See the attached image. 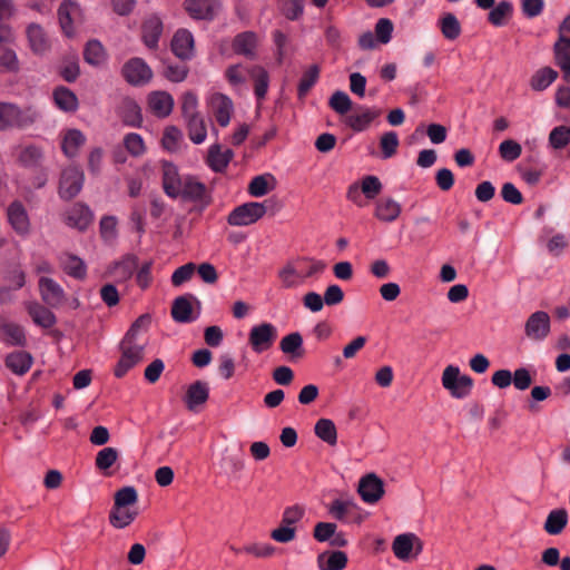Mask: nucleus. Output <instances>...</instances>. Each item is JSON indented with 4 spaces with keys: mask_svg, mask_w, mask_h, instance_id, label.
<instances>
[{
    "mask_svg": "<svg viewBox=\"0 0 570 570\" xmlns=\"http://www.w3.org/2000/svg\"><path fill=\"white\" fill-rule=\"evenodd\" d=\"M33 121L35 112L31 107L20 108L16 104L0 101V131L23 129Z\"/></svg>",
    "mask_w": 570,
    "mask_h": 570,
    "instance_id": "f257e3e1",
    "label": "nucleus"
},
{
    "mask_svg": "<svg viewBox=\"0 0 570 570\" xmlns=\"http://www.w3.org/2000/svg\"><path fill=\"white\" fill-rule=\"evenodd\" d=\"M178 198L196 204L199 209H205L212 204V193L207 186L193 175H184V180L178 190Z\"/></svg>",
    "mask_w": 570,
    "mask_h": 570,
    "instance_id": "f03ea898",
    "label": "nucleus"
},
{
    "mask_svg": "<svg viewBox=\"0 0 570 570\" xmlns=\"http://www.w3.org/2000/svg\"><path fill=\"white\" fill-rule=\"evenodd\" d=\"M442 385L455 399L466 397L473 387V379L461 375L458 366L449 365L442 373Z\"/></svg>",
    "mask_w": 570,
    "mask_h": 570,
    "instance_id": "7ed1b4c3",
    "label": "nucleus"
},
{
    "mask_svg": "<svg viewBox=\"0 0 570 570\" xmlns=\"http://www.w3.org/2000/svg\"><path fill=\"white\" fill-rule=\"evenodd\" d=\"M85 183L83 170L78 165L66 167L60 175L59 196L63 200L75 198L82 189Z\"/></svg>",
    "mask_w": 570,
    "mask_h": 570,
    "instance_id": "20e7f679",
    "label": "nucleus"
},
{
    "mask_svg": "<svg viewBox=\"0 0 570 570\" xmlns=\"http://www.w3.org/2000/svg\"><path fill=\"white\" fill-rule=\"evenodd\" d=\"M277 335L278 332L274 324L263 322L250 328L248 333V344L255 353L261 354L274 345Z\"/></svg>",
    "mask_w": 570,
    "mask_h": 570,
    "instance_id": "39448f33",
    "label": "nucleus"
},
{
    "mask_svg": "<svg viewBox=\"0 0 570 570\" xmlns=\"http://www.w3.org/2000/svg\"><path fill=\"white\" fill-rule=\"evenodd\" d=\"M266 209V203H246L234 208L229 213L227 222L232 226H247L261 219Z\"/></svg>",
    "mask_w": 570,
    "mask_h": 570,
    "instance_id": "423d86ee",
    "label": "nucleus"
},
{
    "mask_svg": "<svg viewBox=\"0 0 570 570\" xmlns=\"http://www.w3.org/2000/svg\"><path fill=\"white\" fill-rule=\"evenodd\" d=\"M38 292L42 302L50 308H60L67 301V294L61 285L50 277L38 278Z\"/></svg>",
    "mask_w": 570,
    "mask_h": 570,
    "instance_id": "0eeeda50",
    "label": "nucleus"
},
{
    "mask_svg": "<svg viewBox=\"0 0 570 570\" xmlns=\"http://www.w3.org/2000/svg\"><path fill=\"white\" fill-rule=\"evenodd\" d=\"M550 316L543 311L532 313L524 325V333L528 338L541 342L546 340L550 333Z\"/></svg>",
    "mask_w": 570,
    "mask_h": 570,
    "instance_id": "6e6552de",
    "label": "nucleus"
},
{
    "mask_svg": "<svg viewBox=\"0 0 570 570\" xmlns=\"http://www.w3.org/2000/svg\"><path fill=\"white\" fill-rule=\"evenodd\" d=\"M94 220L91 209L83 203H76L63 215L67 226L79 232L86 230Z\"/></svg>",
    "mask_w": 570,
    "mask_h": 570,
    "instance_id": "1a4fd4ad",
    "label": "nucleus"
},
{
    "mask_svg": "<svg viewBox=\"0 0 570 570\" xmlns=\"http://www.w3.org/2000/svg\"><path fill=\"white\" fill-rule=\"evenodd\" d=\"M122 76L130 85L141 86L151 79L153 71L142 59L132 58L124 65Z\"/></svg>",
    "mask_w": 570,
    "mask_h": 570,
    "instance_id": "9d476101",
    "label": "nucleus"
},
{
    "mask_svg": "<svg viewBox=\"0 0 570 570\" xmlns=\"http://www.w3.org/2000/svg\"><path fill=\"white\" fill-rule=\"evenodd\" d=\"M121 357L118 361L114 374L116 377H124L130 368L136 366L144 356V345L120 344Z\"/></svg>",
    "mask_w": 570,
    "mask_h": 570,
    "instance_id": "9b49d317",
    "label": "nucleus"
},
{
    "mask_svg": "<svg viewBox=\"0 0 570 570\" xmlns=\"http://www.w3.org/2000/svg\"><path fill=\"white\" fill-rule=\"evenodd\" d=\"M357 491L365 503L374 504L384 494V483L376 474L370 473L360 480Z\"/></svg>",
    "mask_w": 570,
    "mask_h": 570,
    "instance_id": "f8f14e48",
    "label": "nucleus"
},
{
    "mask_svg": "<svg viewBox=\"0 0 570 570\" xmlns=\"http://www.w3.org/2000/svg\"><path fill=\"white\" fill-rule=\"evenodd\" d=\"M171 51L183 61L193 59L195 56V40L193 33L187 29H178L171 39Z\"/></svg>",
    "mask_w": 570,
    "mask_h": 570,
    "instance_id": "ddd939ff",
    "label": "nucleus"
},
{
    "mask_svg": "<svg viewBox=\"0 0 570 570\" xmlns=\"http://www.w3.org/2000/svg\"><path fill=\"white\" fill-rule=\"evenodd\" d=\"M161 180L165 194L173 198H178V190L181 187L184 175H180L176 165L170 161H161Z\"/></svg>",
    "mask_w": 570,
    "mask_h": 570,
    "instance_id": "4468645a",
    "label": "nucleus"
},
{
    "mask_svg": "<svg viewBox=\"0 0 570 570\" xmlns=\"http://www.w3.org/2000/svg\"><path fill=\"white\" fill-rule=\"evenodd\" d=\"M193 302H195L198 308H200V302L191 294L181 295L175 298L170 312L173 320L181 324L194 322L197 316L193 315Z\"/></svg>",
    "mask_w": 570,
    "mask_h": 570,
    "instance_id": "2eb2a0df",
    "label": "nucleus"
},
{
    "mask_svg": "<svg viewBox=\"0 0 570 570\" xmlns=\"http://www.w3.org/2000/svg\"><path fill=\"white\" fill-rule=\"evenodd\" d=\"M208 104L219 126L226 127L230 121V115L233 111L232 99L223 94H214L210 96Z\"/></svg>",
    "mask_w": 570,
    "mask_h": 570,
    "instance_id": "dca6fc26",
    "label": "nucleus"
},
{
    "mask_svg": "<svg viewBox=\"0 0 570 570\" xmlns=\"http://www.w3.org/2000/svg\"><path fill=\"white\" fill-rule=\"evenodd\" d=\"M184 8L196 20H213L218 2L216 0H185Z\"/></svg>",
    "mask_w": 570,
    "mask_h": 570,
    "instance_id": "f3484780",
    "label": "nucleus"
},
{
    "mask_svg": "<svg viewBox=\"0 0 570 570\" xmlns=\"http://www.w3.org/2000/svg\"><path fill=\"white\" fill-rule=\"evenodd\" d=\"M380 116V110L358 106L353 114L346 116L345 124L354 131H364Z\"/></svg>",
    "mask_w": 570,
    "mask_h": 570,
    "instance_id": "a211bd4d",
    "label": "nucleus"
},
{
    "mask_svg": "<svg viewBox=\"0 0 570 570\" xmlns=\"http://www.w3.org/2000/svg\"><path fill=\"white\" fill-rule=\"evenodd\" d=\"M148 108L158 118H166L174 108V98L166 91H153L147 98Z\"/></svg>",
    "mask_w": 570,
    "mask_h": 570,
    "instance_id": "6ab92c4d",
    "label": "nucleus"
},
{
    "mask_svg": "<svg viewBox=\"0 0 570 570\" xmlns=\"http://www.w3.org/2000/svg\"><path fill=\"white\" fill-rule=\"evenodd\" d=\"M208 397V383L204 381H195L187 387L184 402L189 411H196L198 406L207 402Z\"/></svg>",
    "mask_w": 570,
    "mask_h": 570,
    "instance_id": "aec40b11",
    "label": "nucleus"
},
{
    "mask_svg": "<svg viewBox=\"0 0 570 570\" xmlns=\"http://www.w3.org/2000/svg\"><path fill=\"white\" fill-rule=\"evenodd\" d=\"M59 264L63 272L76 279H83L87 276L86 263L71 253H62L59 255Z\"/></svg>",
    "mask_w": 570,
    "mask_h": 570,
    "instance_id": "412c9836",
    "label": "nucleus"
},
{
    "mask_svg": "<svg viewBox=\"0 0 570 570\" xmlns=\"http://www.w3.org/2000/svg\"><path fill=\"white\" fill-rule=\"evenodd\" d=\"M163 29V21L157 16H150L144 21L141 27L142 41L149 49H156L158 47Z\"/></svg>",
    "mask_w": 570,
    "mask_h": 570,
    "instance_id": "4be33fe9",
    "label": "nucleus"
},
{
    "mask_svg": "<svg viewBox=\"0 0 570 570\" xmlns=\"http://www.w3.org/2000/svg\"><path fill=\"white\" fill-rule=\"evenodd\" d=\"M80 16V7L76 2L67 1L60 4L58 10V18L60 27L67 37L73 35V22Z\"/></svg>",
    "mask_w": 570,
    "mask_h": 570,
    "instance_id": "5701e85b",
    "label": "nucleus"
},
{
    "mask_svg": "<svg viewBox=\"0 0 570 570\" xmlns=\"http://www.w3.org/2000/svg\"><path fill=\"white\" fill-rule=\"evenodd\" d=\"M234 153L232 149L222 150L220 145H212L208 149L207 165L215 173H223L227 168Z\"/></svg>",
    "mask_w": 570,
    "mask_h": 570,
    "instance_id": "b1692460",
    "label": "nucleus"
},
{
    "mask_svg": "<svg viewBox=\"0 0 570 570\" xmlns=\"http://www.w3.org/2000/svg\"><path fill=\"white\" fill-rule=\"evenodd\" d=\"M8 219L12 228L21 235L30 230V222L27 212L20 202H13L8 207Z\"/></svg>",
    "mask_w": 570,
    "mask_h": 570,
    "instance_id": "393cba45",
    "label": "nucleus"
},
{
    "mask_svg": "<svg viewBox=\"0 0 570 570\" xmlns=\"http://www.w3.org/2000/svg\"><path fill=\"white\" fill-rule=\"evenodd\" d=\"M257 47V37L252 31L238 33L233 41V50L235 53L244 56L248 59H255Z\"/></svg>",
    "mask_w": 570,
    "mask_h": 570,
    "instance_id": "a878e982",
    "label": "nucleus"
},
{
    "mask_svg": "<svg viewBox=\"0 0 570 570\" xmlns=\"http://www.w3.org/2000/svg\"><path fill=\"white\" fill-rule=\"evenodd\" d=\"M0 341L9 345H21L24 342V332L20 325L1 317Z\"/></svg>",
    "mask_w": 570,
    "mask_h": 570,
    "instance_id": "bb28decb",
    "label": "nucleus"
},
{
    "mask_svg": "<svg viewBox=\"0 0 570 570\" xmlns=\"http://www.w3.org/2000/svg\"><path fill=\"white\" fill-rule=\"evenodd\" d=\"M556 63L563 73V78L570 83V40L558 39L553 46Z\"/></svg>",
    "mask_w": 570,
    "mask_h": 570,
    "instance_id": "cd10ccee",
    "label": "nucleus"
},
{
    "mask_svg": "<svg viewBox=\"0 0 570 570\" xmlns=\"http://www.w3.org/2000/svg\"><path fill=\"white\" fill-rule=\"evenodd\" d=\"M346 564L347 554L340 550L323 552L317 557V566L320 570H343Z\"/></svg>",
    "mask_w": 570,
    "mask_h": 570,
    "instance_id": "c85d7f7f",
    "label": "nucleus"
},
{
    "mask_svg": "<svg viewBox=\"0 0 570 570\" xmlns=\"http://www.w3.org/2000/svg\"><path fill=\"white\" fill-rule=\"evenodd\" d=\"M416 535L414 533H402L394 538L392 550L395 557L402 561L411 558V552L415 547Z\"/></svg>",
    "mask_w": 570,
    "mask_h": 570,
    "instance_id": "c756f323",
    "label": "nucleus"
},
{
    "mask_svg": "<svg viewBox=\"0 0 570 570\" xmlns=\"http://www.w3.org/2000/svg\"><path fill=\"white\" fill-rule=\"evenodd\" d=\"M401 214V205L391 197L376 203L375 217L382 222H394Z\"/></svg>",
    "mask_w": 570,
    "mask_h": 570,
    "instance_id": "7c9ffc66",
    "label": "nucleus"
},
{
    "mask_svg": "<svg viewBox=\"0 0 570 570\" xmlns=\"http://www.w3.org/2000/svg\"><path fill=\"white\" fill-rule=\"evenodd\" d=\"M568 524V512L566 509L551 510L543 524L544 531L550 535L560 534Z\"/></svg>",
    "mask_w": 570,
    "mask_h": 570,
    "instance_id": "2f4dec72",
    "label": "nucleus"
},
{
    "mask_svg": "<svg viewBox=\"0 0 570 570\" xmlns=\"http://www.w3.org/2000/svg\"><path fill=\"white\" fill-rule=\"evenodd\" d=\"M279 348L284 354L291 355L293 358L303 357L305 354L303 337L298 332L285 335L279 342Z\"/></svg>",
    "mask_w": 570,
    "mask_h": 570,
    "instance_id": "473e14b6",
    "label": "nucleus"
},
{
    "mask_svg": "<svg viewBox=\"0 0 570 570\" xmlns=\"http://www.w3.org/2000/svg\"><path fill=\"white\" fill-rule=\"evenodd\" d=\"M247 73L254 80V92L258 100H263L268 90L269 77L261 66L248 68Z\"/></svg>",
    "mask_w": 570,
    "mask_h": 570,
    "instance_id": "72a5a7b5",
    "label": "nucleus"
},
{
    "mask_svg": "<svg viewBox=\"0 0 570 570\" xmlns=\"http://www.w3.org/2000/svg\"><path fill=\"white\" fill-rule=\"evenodd\" d=\"M86 137L78 129H69L66 131L62 139V150L69 158L77 156L79 148L85 144Z\"/></svg>",
    "mask_w": 570,
    "mask_h": 570,
    "instance_id": "f704fd0d",
    "label": "nucleus"
},
{
    "mask_svg": "<svg viewBox=\"0 0 570 570\" xmlns=\"http://www.w3.org/2000/svg\"><path fill=\"white\" fill-rule=\"evenodd\" d=\"M138 512L131 510L130 507L112 505L109 513V522L117 529H124L129 525L137 517Z\"/></svg>",
    "mask_w": 570,
    "mask_h": 570,
    "instance_id": "c9c22d12",
    "label": "nucleus"
},
{
    "mask_svg": "<svg viewBox=\"0 0 570 570\" xmlns=\"http://www.w3.org/2000/svg\"><path fill=\"white\" fill-rule=\"evenodd\" d=\"M53 100L59 109L67 112L76 111L78 108L77 96L69 88L63 86L55 89Z\"/></svg>",
    "mask_w": 570,
    "mask_h": 570,
    "instance_id": "e433bc0d",
    "label": "nucleus"
},
{
    "mask_svg": "<svg viewBox=\"0 0 570 570\" xmlns=\"http://www.w3.org/2000/svg\"><path fill=\"white\" fill-rule=\"evenodd\" d=\"M121 117L124 122L130 127H140L142 124L141 109L139 105L130 98L124 99L121 104Z\"/></svg>",
    "mask_w": 570,
    "mask_h": 570,
    "instance_id": "4c0bfd02",
    "label": "nucleus"
},
{
    "mask_svg": "<svg viewBox=\"0 0 570 570\" xmlns=\"http://www.w3.org/2000/svg\"><path fill=\"white\" fill-rule=\"evenodd\" d=\"M185 119L189 139L197 145L204 142L207 137V129L204 118L200 115H194L185 117Z\"/></svg>",
    "mask_w": 570,
    "mask_h": 570,
    "instance_id": "58836bf2",
    "label": "nucleus"
},
{
    "mask_svg": "<svg viewBox=\"0 0 570 570\" xmlns=\"http://www.w3.org/2000/svg\"><path fill=\"white\" fill-rule=\"evenodd\" d=\"M32 364V356L26 352H13L6 358V365L16 374H24Z\"/></svg>",
    "mask_w": 570,
    "mask_h": 570,
    "instance_id": "ea45409f",
    "label": "nucleus"
},
{
    "mask_svg": "<svg viewBox=\"0 0 570 570\" xmlns=\"http://www.w3.org/2000/svg\"><path fill=\"white\" fill-rule=\"evenodd\" d=\"M513 13V6L510 1H501L491 8L488 21L494 27H502Z\"/></svg>",
    "mask_w": 570,
    "mask_h": 570,
    "instance_id": "a19ab883",
    "label": "nucleus"
},
{
    "mask_svg": "<svg viewBox=\"0 0 570 570\" xmlns=\"http://www.w3.org/2000/svg\"><path fill=\"white\" fill-rule=\"evenodd\" d=\"M320 67L312 65L306 69L297 86V96L299 99H304L309 90L315 86L320 78Z\"/></svg>",
    "mask_w": 570,
    "mask_h": 570,
    "instance_id": "79ce46f5",
    "label": "nucleus"
},
{
    "mask_svg": "<svg viewBox=\"0 0 570 570\" xmlns=\"http://www.w3.org/2000/svg\"><path fill=\"white\" fill-rule=\"evenodd\" d=\"M314 432L317 438L330 445H335L337 442L336 426L330 419H320L314 426Z\"/></svg>",
    "mask_w": 570,
    "mask_h": 570,
    "instance_id": "37998d69",
    "label": "nucleus"
},
{
    "mask_svg": "<svg viewBox=\"0 0 570 570\" xmlns=\"http://www.w3.org/2000/svg\"><path fill=\"white\" fill-rule=\"evenodd\" d=\"M271 183H275V178L271 174L255 176L248 185V193L253 197H263L273 188Z\"/></svg>",
    "mask_w": 570,
    "mask_h": 570,
    "instance_id": "c03bdc74",
    "label": "nucleus"
},
{
    "mask_svg": "<svg viewBox=\"0 0 570 570\" xmlns=\"http://www.w3.org/2000/svg\"><path fill=\"white\" fill-rule=\"evenodd\" d=\"M558 77V72L550 67L538 70L531 78V88L537 91L547 89Z\"/></svg>",
    "mask_w": 570,
    "mask_h": 570,
    "instance_id": "a18cd8bd",
    "label": "nucleus"
},
{
    "mask_svg": "<svg viewBox=\"0 0 570 570\" xmlns=\"http://www.w3.org/2000/svg\"><path fill=\"white\" fill-rule=\"evenodd\" d=\"M439 23L445 39L455 40L461 35V24L453 13H444Z\"/></svg>",
    "mask_w": 570,
    "mask_h": 570,
    "instance_id": "49530a36",
    "label": "nucleus"
},
{
    "mask_svg": "<svg viewBox=\"0 0 570 570\" xmlns=\"http://www.w3.org/2000/svg\"><path fill=\"white\" fill-rule=\"evenodd\" d=\"M183 142V132L176 126H168L163 135L161 145L169 153H178Z\"/></svg>",
    "mask_w": 570,
    "mask_h": 570,
    "instance_id": "de8ad7c7",
    "label": "nucleus"
},
{
    "mask_svg": "<svg viewBox=\"0 0 570 570\" xmlns=\"http://www.w3.org/2000/svg\"><path fill=\"white\" fill-rule=\"evenodd\" d=\"M83 59L91 66H99L105 61V50L98 40L87 42L83 50Z\"/></svg>",
    "mask_w": 570,
    "mask_h": 570,
    "instance_id": "09e8293b",
    "label": "nucleus"
},
{
    "mask_svg": "<svg viewBox=\"0 0 570 570\" xmlns=\"http://www.w3.org/2000/svg\"><path fill=\"white\" fill-rule=\"evenodd\" d=\"M17 161L23 167L36 165V147L32 144H20L14 148Z\"/></svg>",
    "mask_w": 570,
    "mask_h": 570,
    "instance_id": "8fccbe9b",
    "label": "nucleus"
},
{
    "mask_svg": "<svg viewBox=\"0 0 570 570\" xmlns=\"http://www.w3.org/2000/svg\"><path fill=\"white\" fill-rule=\"evenodd\" d=\"M56 322L57 317L51 309L38 305V326L49 328V334L52 335L55 338H59L61 336V333L58 330L52 328Z\"/></svg>",
    "mask_w": 570,
    "mask_h": 570,
    "instance_id": "3c124183",
    "label": "nucleus"
},
{
    "mask_svg": "<svg viewBox=\"0 0 570 570\" xmlns=\"http://www.w3.org/2000/svg\"><path fill=\"white\" fill-rule=\"evenodd\" d=\"M330 107L340 115H346L352 109V100L344 91H335L328 101Z\"/></svg>",
    "mask_w": 570,
    "mask_h": 570,
    "instance_id": "603ef678",
    "label": "nucleus"
},
{
    "mask_svg": "<svg viewBox=\"0 0 570 570\" xmlns=\"http://www.w3.org/2000/svg\"><path fill=\"white\" fill-rule=\"evenodd\" d=\"M399 144V136L395 131L384 132L380 139L383 158L387 159L393 157L396 154Z\"/></svg>",
    "mask_w": 570,
    "mask_h": 570,
    "instance_id": "864d4df0",
    "label": "nucleus"
},
{
    "mask_svg": "<svg viewBox=\"0 0 570 570\" xmlns=\"http://www.w3.org/2000/svg\"><path fill=\"white\" fill-rule=\"evenodd\" d=\"M522 147L519 142L512 139L503 140L499 146L500 157L505 161H514L521 156Z\"/></svg>",
    "mask_w": 570,
    "mask_h": 570,
    "instance_id": "5fc2aeb1",
    "label": "nucleus"
},
{
    "mask_svg": "<svg viewBox=\"0 0 570 570\" xmlns=\"http://www.w3.org/2000/svg\"><path fill=\"white\" fill-rule=\"evenodd\" d=\"M549 142L554 149H562L570 142V127L558 126L549 135Z\"/></svg>",
    "mask_w": 570,
    "mask_h": 570,
    "instance_id": "6e6d98bb",
    "label": "nucleus"
},
{
    "mask_svg": "<svg viewBox=\"0 0 570 570\" xmlns=\"http://www.w3.org/2000/svg\"><path fill=\"white\" fill-rule=\"evenodd\" d=\"M114 505L131 507L138 501V493L134 487H124L115 493Z\"/></svg>",
    "mask_w": 570,
    "mask_h": 570,
    "instance_id": "4d7b16f0",
    "label": "nucleus"
},
{
    "mask_svg": "<svg viewBox=\"0 0 570 570\" xmlns=\"http://www.w3.org/2000/svg\"><path fill=\"white\" fill-rule=\"evenodd\" d=\"M383 189L381 180L373 175H367L362 179L361 190L367 199H374Z\"/></svg>",
    "mask_w": 570,
    "mask_h": 570,
    "instance_id": "13d9d810",
    "label": "nucleus"
},
{
    "mask_svg": "<svg viewBox=\"0 0 570 570\" xmlns=\"http://www.w3.org/2000/svg\"><path fill=\"white\" fill-rule=\"evenodd\" d=\"M124 145L128 153L135 157L141 156L146 150L142 137L136 132L127 134L124 138Z\"/></svg>",
    "mask_w": 570,
    "mask_h": 570,
    "instance_id": "bf43d9fd",
    "label": "nucleus"
},
{
    "mask_svg": "<svg viewBox=\"0 0 570 570\" xmlns=\"http://www.w3.org/2000/svg\"><path fill=\"white\" fill-rule=\"evenodd\" d=\"M118 459V451L115 448H104L97 453L96 466L99 470H107L114 465Z\"/></svg>",
    "mask_w": 570,
    "mask_h": 570,
    "instance_id": "052dcab7",
    "label": "nucleus"
},
{
    "mask_svg": "<svg viewBox=\"0 0 570 570\" xmlns=\"http://www.w3.org/2000/svg\"><path fill=\"white\" fill-rule=\"evenodd\" d=\"M393 23L387 18H381L377 20L375 24V37L376 41L380 43L386 45L391 41L392 32H393Z\"/></svg>",
    "mask_w": 570,
    "mask_h": 570,
    "instance_id": "680f3d73",
    "label": "nucleus"
},
{
    "mask_svg": "<svg viewBox=\"0 0 570 570\" xmlns=\"http://www.w3.org/2000/svg\"><path fill=\"white\" fill-rule=\"evenodd\" d=\"M80 73L79 62L77 57H71L65 60L60 75L67 82H73L77 80Z\"/></svg>",
    "mask_w": 570,
    "mask_h": 570,
    "instance_id": "e2e57ef3",
    "label": "nucleus"
},
{
    "mask_svg": "<svg viewBox=\"0 0 570 570\" xmlns=\"http://www.w3.org/2000/svg\"><path fill=\"white\" fill-rule=\"evenodd\" d=\"M188 75V67L186 65L167 63L164 69V76L173 82H181Z\"/></svg>",
    "mask_w": 570,
    "mask_h": 570,
    "instance_id": "0e129e2a",
    "label": "nucleus"
},
{
    "mask_svg": "<svg viewBox=\"0 0 570 570\" xmlns=\"http://www.w3.org/2000/svg\"><path fill=\"white\" fill-rule=\"evenodd\" d=\"M196 269L195 264L187 263L180 267H178L171 275V283L174 286H180L185 282L189 281L194 275Z\"/></svg>",
    "mask_w": 570,
    "mask_h": 570,
    "instance_id": "69168bd1",
    "label": "nucleus"
},
{
    "mask_svg": "<svg viewBox=\"0 0 570 570\" xmlns=\"http://www.w3.org/2000/svg\"><path fill=\"white\" fill-rule=\"evenodd\" d=\"M512 383L517 390L524 391L532 384V375L525 367H519L512 374Z\"/></svg>",
    "mask_w": 570,
    "mask_h": 570,
    "instance_id": "338daca9",
    "label": "nucleus"
},
{
    "mask_svg": "<svg viewBox=\"0 0 570 570\" xmlns=\"http://www.w3.org/2000/svg\"><path fill=\"white\" fill-rule=\"evenodd\" d=\"M336 524L331 522H318L314 528L313 535L318 542L328 541L335 535Z\"/></svg>",
    "mask_w": 570,
    "mask_h": 570,
    "instance_id": "774afa93",
    "label": "nucleus"
}]
</instances>
